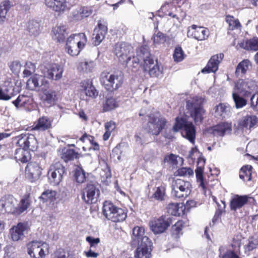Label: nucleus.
Wrapping results in <instances>:
<instances>
[{
	"label": "nucleus",
	"instance_id": "obj_1",
	"mask_svg": "<svg viewBox=\"0 0 258 258\" xmlns=\"http://www.w3.org/2000/svg\"><path fill=\"white\" fill-rule=\"evenodd\" d=\"M141 47L137 49V55L135 56L134 48L131 45L125 42H119L115 45L114 52L121 63L136 68L140 65L141 61L138 52Z\"/></svg>",
	"mask_w": 258,
	"mask_h": 258
},
{
	"label": "nucleus",
	"instance_id": "obj_2",
	"mask_svg": "<svg viewBox=\"0 0 258 258\" xmlns=\"http://www.w3.org/2000/svg\"><path fill=\"white\" fill-rule=\"evenodd\" d=\"M141 58L140 64L145 72L149 73L152 77H161L162 70L160 68L157 60H154L147 48L142 47L138 52Z\"/></svg>",
	"mask_w": 258,
	"mask_h": 258
},
{
	"label": "nucleus",
	"instance_id": "obj_3",
	"mask_svg": "<svg viewBox=\"0 0 258 258\" xmlns=\"http://www.w3.org/2000/svg\"><path fill=\"white\" fill-rule=\"evenodd\" d=\"M87 41L84 33L73 34L68 38L66 46V51L71 56H77L84 48Z\"/></svg>",
	"mask_w": 258,
	"mask_h": 258
},
{
	"label": "nucleus",
	"instance_id": "obj_4",
	"mask_svg": "<svg viewBox=\"0 0 258 258\" xmlns=\"http://www.w3.org/2000/svg\"><path fill=\"white\" fill-rule=\"evenodd\" d=\"M123 81V74L119 71L104 72L101 74V82L105 89L109 91L118 89L121 86Z\"/></svg>",
	"mask_w": 258,
	"mask_h": 258
},
{
	"label": "nucleus",
	"instance_id": "obj_5",
	"mask_svg": "<svg viewBox=\"0 0 258 258\" xmlns=\"http://www.w3.org/2000/svg\"><path fill=\"white\" fill-rule=\"evenodd\" d=\"M202 102V98L197 96L186 101V108L196 124L201 123L205 115V111L201 106Z\"/></svg>",
	"mask_w": 258,
	"mask_h": 258
},
{
	"label": "nucleus",
	"instance_id": "obj_6",
	"mask_svg": "<svg viewBox=\"0 0 258 258\" xmlns=\"http://www.w3.org/2000/svg\"><path fill=\"white\" fill-rule=\"evenodd\" d=\"M173 130L177 132L182 130L183 137L188 140L191 144H194L196 139V130L192 123L183 118L176 117Z\"/></svg>",
	"mask_w": 258,
	"mask_h": 258
},
{
	"label": "nucleus",
	"instance_id": "obj_7",
	"mask_svg": "<svg viewBox=\"0 0 258 258\" xmlns=\"http://www.w3.org/2000/svg\"><path fill=\"white\" fill-rule=\"evenodd\" d=\"M171 196L177 199L187 198L191 193L192 185L188 181L181 179H172L171 182Z\"/></svg>",
	"mask_w": 258,
	"mask_h": 258
},
{
	"label": "nucleus",
	"instance_id": "obj_8",
	"mask_svg": "<svg viewBox=\"0 0 258 258\" xmlns=\"http://www.w3.org/2000/svg\"><path fill=\"white\" fill-rule=\"evenodd\" d=\"M103 213L107 219L114 222L123 221L127 216L124 210L116 207L112 203L107 201L104 203Z\"/></svg>",
	"mask_w": 258,
	"mask_h": 258
},
{
	"label": "nucleus",
	"instance_id": "obj_9",
	"mask_svg": "<svg viewBox=\"0 0 258 258\" xmlns=\"http://www.w3.org/2000/svg\"><path fill=\"white\" fill-rule=\"evenodd\" d=\"M28 254L33 258H44L49 253V245L38 241H33L27 244Z\"/></svg>",
	"mask_w": 258,
	"mask_h": 258
},
{
	"label": "nucleus",
	"instance_id": "obj_10",
	"mask_svg": "<svg viewBox=\"0 0 258 258\" xmlns=\"http://www.w3.org/2000/svg\"><path fill=\"white\" fill-rule=\"evenodd\" d=\"M166 123L165 119L159 113L149 116L147 130L153 135H158L163 129Z\"/></svg>",
	"mask_w": 258,
	"mask_h": 258
},
{
	"label": "nucleus",
	"instance_id": "obj_11",
	"mask_svg": "<svg viewBox=\"0 0 258 258\" xmlns=\"http://www.w3.org/2000/svg\"><path fill=\"white\" fill-rule=\"evenodd\" d=\"M64 173V166L59 162L50 165L47 176L50 183L53 185H58L62 180Z\"/></svg>",
	"mask_w": 258,
	"mask_h": 258
},
{
	"label": "nucleus",
	"instance_id": "obj_12",
	"mask_svg": "<svg viewBox=\"0 0 258 258\" xmlns=\"http://www.w3.org/2000/svg\"><path fill=\"white\" fill-rule=\"evenodd\" d=\"M26 87L29 90L39 92L44 88H49V83L45 76L35 74L27 80Z\"/></svg>",
	"mask_w": 258,
	"mask_h": 258
},
{
	"label": "nucleus",
	"instance_id": "obj_13",
	"mask_svg": "<svg viewBox=\"0 0 258 258\" xmlns=\"http://www.w3.org/2000/svg\"><path fill=\"white\" fill-rule=\"evenodd\" d=\"M256 82L249 79L239 80L234 85L233 90L240 92L243 96H248L256 89Z\"/></svg>",
	"mask_w": 258,
	"mask_h": 258
},
{
	"label": "nucleus",
	"instance_id": "obj_14",
	"mask_svg": "<svg viewBox=\"0 0 258 258\" xmlns=\"http://www.w3.org/2000/svg\"><path fill=\"white\" fill-rule=\"evenodd\" d=\"M16 84L14 79H8L0 86V100H10L15 95L14 86Z\"/></svg>",
	"mask_w": 258,
	"mask_h": 258
},
{
	"label": "nucleus",
	"instance_id": "obj_15",
	"mask_svg": "<svg viewBox=\"0 0 258 258\" xmlns=\"http://www.w3.org/2000/svg\"><path fill=\"white\" fill-rule=\"evenodd\" d=\"M131 243L132 245L149 244L152 243L148 237L145 235V229L143 227L136 226L132 230L131 235Z\"/></svg>",
	"mask_w": 258,
	"mask_h": 258
},
{
	"label": "nucleus",
	"instance_id": "obj_16",
	"mask_svg": "<svg viewBox=\"0 0 258 258\" xmlns=\"http://www.w3.org/2000/svg\"><path fill=\"white\" fill-rule=\"evenodd\" d=\"M171 221L169 218L161 216L159 218L154 219L149 223L151 230L155 234L164 232L170 226Z\"/></svg>",
	"mask_w": 258,
	"mask_h": 258
},
{
	"label": "nucleus",
	"instance_id": "obj_17",
	"mask_svg": "<svg viewBox=\"0 0 258 258\" xmlns=\"http://www.w3.org/2000/svg\"><path fill=\"white\" fill-rule=\"evenodd\" d=\"M187 36L198 41L206 39L209 36V30L205 27L192 25L188 28Z\"/></svg>",
	"mask_w": 258,
	"mask_h": 258
},
{
	"label": "nucleus",
	"instance_id": "obj_18",
	"mask_svg": "<svg viewBox=\"0 0 258 258\" xmlns=\"http://www.w3.org/2000/svg\"><path fill=\"white\" fill-rule=\"evenodd\" d=\"M18 138V144L23 149L26 150L29 149L32 151L37 149V141L34 135L21 134Z\"/></svg>",
	"mask_w": 258,
	"mask_h": 258
},
{
	"label": "nucleus",
	"instance_id": "obj_19",
	"mask_svg": "<svg viewBox=\"0 0 258 258\" xmlns=\"http://www.w3.org/2000/svg\"><path fill=\"white\" fill-rule=\"evenodd\" d=\"M17 200L12 196L3 197L0 200V211L15 214Z\"/></svg>",
	"mask_w": 258,
	"mask_h": 258
},
{
	"label": "nucleus",
	"instance_id": "obj_20",
	"mask_svg": "<svg viewBox=\"0 0 258 258\" xmlns=\"http://www.w3.org/2000/svg\"><path fill=\"white\" fill-rule=\"evenodd\" d=\"M46 7L58 14H61L69 10L67 0H45Z\"/></svg>",
	"mask_w": 258,
	"mask_h": 258
},
{
	"label": "nucleus",
	"instance_id": "obj_21",
	"mask_svg": "<svg viewBox=\"0 0 258 258\" xmlns=\"http://www.w3.org/2000/svg\"><path fill=\"white\" fill-rule=\"evenodd\" d=\"M63 71V66L58 63H52L48 66L46 72H44V74L49 79L58 81L62 78Z\"/></svg>",
	"mask_w": 258,
	"mask_h": 258
},
{
	"label": "nucleus",
	"instance_id": "obj_22",
	"mask_svg": "<svg viewBox=\"0 0 258 258\" xmlns=\"http://www.w3.org/2000/svg\"><path fill=\"white\" fill-rule=\"evenodd\" d=\"M42 168L37 162L29 163L26 168V174L31 182L38 180L42 174Z\"/></svg>",
	"mask_w": 258,
	"mask_h": 258
},
{
	"label": "nucleus",
	"instance_id": "obj_23",
	"mask_svg": "<svg viewBox=\"0 0 258 258\" xmlns=\"http://www.w3.org/2000/svg\"><path fill=\"white\" fill-rule=\"evenodd\" d=\"M107 31V25L99 22L93 31L92 39L93 44L95 46L99 45L104 39Z\"/></svg>",
	"mask_w": 258,
	"mask_h": 258
},
{
	"label": "nucleus",
	"instance_id": "obj_24",
	"mask_svg": "<svg viewBox=\"0 0 258 258\" xmlns=\"http://www.w3.org/2000/svg\"><path fill=\"white\" fill-rule=\"evenodd\" d=\"M27 229V224L23 223H19L17 225L13 226L10 230L11 238L12 240L18 241L22 240L25 237Z\"/></svg>",
	"mask_w": 258,
	"mask_h": 258
},
{
	"label": "nucleus",
	"instance_id": "obj_25",
	"mask_svg": "<svg viewBox=\"0 0 258 258\" xmlns=\"http://www.w3.org/2000/svg\"><path fill=\"white\" fill-rule=\"evenodd\" d=\"M99 195V190L93 184H88L83 189L82 198L88 204L95 203Z\"/></svg>",
	"mask_w": 258,
	"mask_h": 258
},
{
	"label": "nucleus",
	"instance_id": "obj_26",
	"mask_svg": "<svg viewBox=\"0 0 258 258\" xmlns=\"http://www.w3.org/2000/svg\"><path fill=\"white\" fill-rule=\"evenodd\" d=\"M224 57L223 53H219L212 56L209 60L207 66L202 70L203 73H215L218 69L219 64Z\"/></svg>",
	"mask_w": 258,
	"mask_h": 258
},
{
	"label": "nucleus",
	"instance_id": "obj_27",
	"mask_svg": "<svg viewBox=\"0 0 258 258\" xmlns=\"http://www.w3.org/2000/svg\"><path fill=\"white\" fill-rule=\"evenodd\" d=\"M251 197L247 195H235L231 197L230 208L231 211H236L246 205Z\"/></svg>",
	"mask_w": 258,
	"mask_h": 258
},
{
	"label": "nucleus",
	"instance_id": "obj_28",
	"mask_svg": "<svg viewBox=\"0 0 258 258\" xmlns=\"http://www.w3.org/2000/svg\"><path fill=\"white\" fill-rule=\"evenodd\" d=\"M48 88H44L41 90V100L45 104L50 106L54 105L56 101V95L55 91L48 90Z\"/></svg>",
	"mask_w": 258,
	"mask_h": 258
},
{
	"label": "nucleus",
	"instance_id": "obj_29",
	"mask_svg": "<svg viewBox=\"0 0 258 258\" xmlns=\"http://www.w3.org/2000/svg\"><path fill=\"white\" fill-rule=\"evenodd\" d=\"M231 124L228 122L219 123L212 128V134L215 136L223 137L230 133Z\"/></svg>",
	"mask_w": 258,
	"mask_h": 258
},
{
	"label": "nucleus",
	"instance_id": "obj_30",
	"mask_svg": "<svg viewBox=\"0 0 258 258\" xmlns=\"http://www.w3.org/2000/svg\"><path fill=\"white\" fill-rule=\"evenodd\" d=\"M135 253V258H150L151 256L152 243L149 244H142L138 245Z\"/></svg>",
	"mask_w": 258,
	"mask_h": 258
},
{
	"label": "nucleus",
	"instance_id": "obj_31",
	"mask_svg": "<svg viewBox=\"0 0 258 258\" xmlns=\"http://www.w3.org/2000/svg\"><path fill=\"white\" fill-rule=\"evenodd\" d=\"M81 87L87 96L95 98L98 96V91L95 87L92 85V83L90 80H87L83 81L81 83Z\"/></svg>",
	"mask_w": 258,
	"mask_h": 258
},
{
	"label": "nucleus",
	"instance_id": "obj_32",
	"mask_svg": "<svg viewBox=\"0 0 258 258\" xmlns=\"http://www.w3.org/2000/svg\"><path fill=\"white\" fill-rule=\"evenodd\" d=\"M51 127V121L47 117L43 116L40 117L37 121L35 123L33 130L40 131H44Z\"/></svg>",
	"mask_w": 258,
	"mask_h": 258
},
{
	"label": "nucleus",
	"instance_id": "obj_33",
	"mask_svg": "<svg viewBox=\"0 0 258 258\" xmlns=\"http://www.w3.org/2000/svg\"><path fill=\"white\" fill-rule=\"evenodd\" d=\"M67 30L64 26H56L52 30V37L58 42L63 41L68 35Z\"/></svg>",
	"mask_w": 258,
	"mask_h": 258
},
{
	"label": "nucleus",
	"instance_id": "obj_34",
	"mask_svg": "<svg viewBox=\"0 0 258 258\" xmlns=\"http://www.w3.org/2000/svg\"><path fill=\"white\" fill-rule=\"evenodd\" d=\"M184 207L181 204L171 203L167 207V212L173 216H180L183 214Z\"/></svg>",
	"mask_w": 258,
	"mask_h": 258
},
{
	"label": "nucleus",
	"instance_id": "obj_35",
	"mask_svg": "<svg viewBox=\"0 0 258 258\" xmlns=\"http://www.w3.org/2000/svg\"><path fill=\"white\" fill-rule=\"evenodd\" d=\"M205 162V161L204 159H200L198 162V167L196 170L197 182L199 183V185L203 189H205L206 187L204 182L203 176Z\"/></svg>",
	"mask_w": 258,
	"mask_h": 258
},
{
	"label": "nucleus",
	"instance_id": "obj_36",
	"mask_svg": "<svg viewBox=\"0 0 258 258\" xmlns=\"http://www.w3.org/2000/svg\"><path fill=\"white\" fill-rule=\"evenodd\" d=\"M258 121L257 118L254 116H247L243 117L239 122V126L242 128H250Z\"/></svg>",
	"mask_w": 258,
	"mask_h": 258
},
{
	"label": "nucleus",
	"instance_id": "obj_37",
	"mask_svg": "<svg viewBox=\"0 0 258 258\" xmlns=\"http://www.w3.org/2000/svg\"><path fill=\"white\" fill-rule=\"evenodd\" d=\"M27 30L30 35L36 37L40 33V25L38 22L35 20H30L28 22Z\"/></svg>",
	"mask_w": 258,
	"mask_h": 258
},
{
	"label": "nucleus",
	"instance_id": "obj_38",
	"mask_svg": "<svg viewBox=\"0 0 258 258\" xmlns=\"http://www.w3.org/2000/svg\"><path fill=\"white\" fill-rule=\"evenodd\" d=\"M214 110L216 117H225L230 112V106L225 103H220L214 108Z\"/></svg>",
	"mask_w": 258,
	"mask_h": 258
},
{
	"label": "nucleus",
	"instance_id": "obj_39",
	"mask_svg": "<svg viewBox=\"0 0 258 258\" xmlns=\"http://www.w3.org/2000/svg\"><path fill=\"white\" fill-rule=\"evenodd\" d=\"M15 158L17 162L26 163L30 159V153L25 149L19 148L15 152Z\"/></svg>",
	"mask_w": 258,
	"mask_h": 258
},
{
	"label": "nucleus",
	"instance_id": "obj_40",
	"mask_svg": "<svg viewBox=\"0 0 258 258\" xmlns=\"http://www.w3.org/2000/svg\"><path fill=\"white\" fill-rule=\"evenodd\" d=\"M16 205H17V206L16 207L15 215H20L30 207L31 201L29 199V196L28 195L22 199L20 203Z\"/></svg>",
	"mask_w": 258,
	"mask_h": 258
},
{
	"label": "nucleus",
	"instance_id": "obj_41",
	"mask_svg": "<svg viewBox=\"0 0 258 258\" xmlns=\"http://www.w3.org/2000/svg\"><path fill=\"white\" fill-rule=\"evenodd\" d=\"M258 245V237L256 236L249 237L244 243V249L246 253H249Z\"/></svg>",
	"mask_w": 258,
	"mask_h": 258
},
{
	"label": "nucleus",
	"instance_id": "obj_42",
	"mask_svg": "<svg viewBox=\"0 0 258 258\" xmlns=\"http://www.w3.org/2000/svg\"><path fill=\"white\" fill-rule=\"evenodd\" d=\"M32 99L31 97L25 95H20L16 100L12 102L13 104L17 108L30 104L32 103Z\"/></svg>",
	"mask_w": 258,
	"mask_h": 258
},
{
	"label": "nucleus",
	"instance_id": "obj_43",
	"mask_svg": "<svg viewBox=\"0 0 258 258\" xmlns=\"http://www.w3.org/2000/svg\"><path fill=\"white\" fill-rule=\"evenodd\" d=\"M11 8L10 3L8 1H4L0 4V23L3 24L7 20L8 11Z\"/></svg>",
	"mask_w": 258,
	"mask_h": 258
},
{
	"label": "nucleus",
	"instance_id": "obj_44",
	"mask_svg": "<svg viewBox=\"0 0 258 258\" xmlns=\"http://www.w3.org/2000/svg\"><path fill=\"white\" fill-rule=\"evenodd\" d=\"M240 46L246 50L256 51L258 50V38L254 37L252 39L241 42Z\"/></svg>",
	"mask_w": 258,
	"mask_h": 258
},
{
	"label": "nucleus",
	"instance_id": "obj_45",
	"mask_svg": "<svg viewBox=\"0 0 258 258\" xmlns=\"http://www.w3.org/2000/svg\"><path fill=\"white\" fill-rule=\"evenodd\" d=\"M239 94H240V92L233 89L232 98L236 108H241L247 104V101L244 98L241 97Z\"/></svg>",
	"mask_w": 258,
	"mask_h": 258
},
{
	"label": "nucleus",
	"instance_id": "obj_46",
	"mask_svg": "<svg viewBox=\"0 0 258 258\" xmlns=\"http://www.w3.org/2000/svg\"><path fill=\"white\" fill-rule=\"evenodd\" d=\"M251 67V63L249 60L244 59L237 66L235 74L237 76L244 75L246 73L249 68Z\"/></svg>",
	"mask_w": 258,
	"mask_h": 258
},
{
	"label": "nucleus",
	"instance_id": "obj_47",
	"mask_svg": "<svg viewBox=\"0 0 258 258\" xmlns=\"http://www.w3.org/2000/svg\"><path fill=\"white\" fill-rule=\"evenodd\" d=\"M252 167L246 165L242 167L239 171V178L243 181H249L251 179Z\"/></svg>",
	"mask_w": 258,
	"mask_h": 258
},
{
	"label": "nucleus",
	"instance_id": "obj_48",
	"mask_svg": "<svg viewBox=\"0 0 258 258\" xmlns=\"http://www.w3.org/2000/svg\"><path fill=\"white\" fill-rule=\"evenodd\" d=\"M41 198L43 202L51 203L56 199V192L53 190H46L42 194Z\"/></svg>",
	"mask_w": 258,
	"mask_h": 258
},
{
	"label": "nucleus",
	"instance_id": "obj_49",
	"mask_svg": "<svg viewBox=\"0 0 258 258\" xmlns=\"http://www.w3.org/2000/svg\"><path fill=\"white\" fill-rule=\"evenodd\" d=\"M226 22L228 24L229 29L233 30L241 27V24L237 19L232 16L228 15L226 17Z\"/></svg>",
	"mask_w": 258,
	"mask_h": 258
},
{
	"label": "nucleus",
	"instance_id": "obj_50",
	"mask_svg": "<svg viewBox=\"0 0 258 258\" xmlns=\"http://www.w3.org/2000/svg\"><path fill=\"white\" fill-rule=\"evenodd\" d=\"M184 226V223L182 221H177L171 229L172 235L175 238H178L182 234V229Z\"/></svg>",
	"mask_w": 258,
	"mask_h": 258
},
{
	"label": "nucleus",
	"instance_id": "obj_51",
	"mask_svg": "<svg viewBox=\"0 0 258 258\" xmlns=\"http://www.w3.org/2000/svg\"><path fill=\"white\" fill-rule=\"evenodd\" d=\"M115 123L113 121H109L105 123V132L103 136V138L104 141H106L109 138L111 133L115 130Z\"/></svg>",
	"mask_w": 258,
	"mask_h": 258
},
{
	"label": "nucleus",
	"instance_id": "obj_52",
	"mask_svg": "<svg viewBox=\"0 0 258 258\" xmlns=\"http://www.w3.org/2000/svg\"><path fill=\"white\" fill-rule=\"evenodd\" d=\"M152 40L155 45H158L164 43L166 41V36L160 32L155 33L152 37Z\"/></svg>",
	"mask_w": 258,
	"mask_h": 258
},
{
	"label": "nucleus",
	"instance_id": "obj_53",
	"mask_svg": "<svg viewBox=\"0 0 258 258\" xmlns=\"http://www.w3.org/2000/svg\"><path fill=\"white\" fill-rule=\"evenodd\" d=\"M77 156V153L73 149H67L63 151L61 155V158L65 162L73 160Z\"/></svg>",
	"mask_w": 258,
	"mask_h": 258
},
{
	"label": "nucleus",
	"instance_id": "obj_54",
	"mask_svg": "<svg viewBox=\"0 0 258 258\" xmlns=\"http://www.w3.org/2000/svg\"><path fill=\"white\" fill-rule=\"evenodd\" d=\"M165 195V188L161 186L156 187L155 189L154 193L152 196V198L156 200L163 201Z\"/></svg>",
	"mask_w": 258,
	"mask_h": 258
},
{
	"label": "nucleus",
	"instance_id": "obj_55",
	"mask_svg": "<svg viewBox=\"0 0 258 258\" xmlns=\"http://www.w3.org/2000/svg\"><path fill=\"white\" fill-rule=\"evenodd\" d=\"M36 66L35 64L30 61H28L26 63L25 66V69L23 71V75L24 77H28L31 75L35 72Z\"/></svg>",
	"mask_w": 258,
	"mask_h": 258
},
{
	"label": "nucleus",
	"instance_id": "obj_56",
	"mask_svg": "<svg viewBox=\"0 0 258 258\" xmlns=\"http://www.w3.org/2000/svg\"><path fill=\"white\" fill-rule=\"evenodd\" d=\"M75 177L78 183H83L86 180L84 171L80 167H77L75 170Z\"/></svg>",
	"mask_w": 258,
	"mask_h": 258
},
{
	"label": "nucleus",
	"instance_id": "obj_57",
	"mask_svg": "<svg viewBox=\"0 0 258 258\" xmlns=\"http://www.w3.org/2000/svg\"><path fill=\"white\" fill-rule=\"evenodd\" d=\"M177 176L189 177L194 174V171L189 167H182L178 169L175 172Z\"/></svg>",
	"mask_w": 258,
	"mask_h": 258
},
{
	"label": "nucleus",
	"instance_id": "obj_58",
	"mask_svg": "<svg viewBox=\"0 0 258 258\" xmlns=\"http://www.w3.org/2000/svg\"><path fill=\"white\" fill-rule=\"evenodd\" d=\"M94 67V62L90 61H82L81 62L78 66V69L88 72H90Z\"/></svg>",
	"mask_w": 258,
	"mask_h": 258
},
{
	"label": "nucleus",
	"instance_id": "obj_59",
	"mask_svg": "<svg viewBox=\"0 0 258 258\" xmlns=\"http://www.w3.org/2000/svg\"><path fill=\"white\" fill-rule=\"evenodd\" d=\"M118 106L117 102L113 98H107L105 104L104 105V109L109 111L116 108Z\"/></svg>",
	"mask_w": 258,
	"mask_h": 258
},
{
	"label": "nucleus",
	"instance_id": "obj_60",
	"mask_svg": "<svg viewBox=\"0 0 258 258\" xmlns=\"http://www.w3.org/2000/svg\"><path fill=\"white\" fill-rule=\"evenodd\" d=\"M22 66H23L21 62L19 60H17L12 61L10 63L9 67L13 73L16 74H18L20 72Z\"/></svg>",
	"mask_w": 258,
	"mask_h": 258
},
{
	"label": "nucleus",
	"instance_id": "obj_61",
	"mask_svg": "<svg viewBox=\"0 0 258 258\" xmlns=\"http://www.w3.org/2000/svg\"><path fill=\"white\" fill-rule=\"evenodd\" d=\"M184 55L180 47L175 48L173 54V58L175 61L180 62L184 59Z\"/></svg>",
	"mask_w": 258,
	"mask_h": 258
},
{
	"label": "nucleus",
	"instance_id": "obj_62",
	"mask_svg": "<svg viewBox=\"0 0 258 258\" xmlns=\"http://www.w3.org/2000/svg\"><path fill=\"white\" fill-rule=\"evenodd\" d=\"M178 159H181L180 157L174 154H170L165 157V161L172 165H176L178 163Z\"/></svg>",
	"mask_w": 258,
	"mask_h": 258
},
{
	"label": "nucleus",
	"instance_id": "obj_63",
	"mask_svg": "<svg viewBox=\"0 0 258 258\" xmlns=\"http://www.w3.org/2000/svg\"><path fill=\"white\" fill-rule=\"evenodd\" d=\"M86 241L90 245L89 248H93L100 242V240L99 238H94L91 236H87L86 238Z\"/></svg>",
	"mask_w": 258,
	"mask_h": 258
},
{
	"label": "nucleus",
	"instance_id": "obj_64",
	"mask_svg": "<svg viewBox=\"0 0 258 258\" xmlns=\"http://www.w3.org/2000/svg\"><path fill=\"white\" fill-rule=\"evenodd\" d=\"M250 105L251 108L256 111H258V92L251 97Z\"/></svg>",
	"mask_w": 258,
	"mask_h": 258
}]
</instances>
